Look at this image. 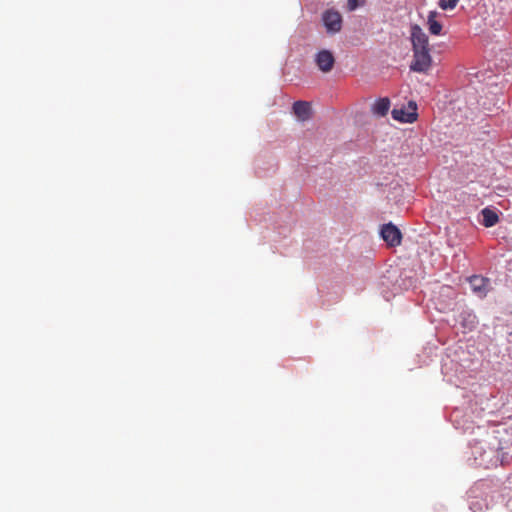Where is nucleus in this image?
<instances>
[{"mask_svg":"<svg viewBox=\"0 0 512 512\" xmlns=\"http://www.w3.org/2000/svg\"><path fill=\"white\" fill-rule=\"evenodd\" d=\"M467 461L470 465L475 467L488 468L491 465H496L499 461L501 465L509 463L512 455L504 451V447L498 443L497 446L489 443L487 446L486 441L473 440L469 442V452Z\"/></svg>","mask_w":512,"mask_h":512,"instance_id":"nucleus-1","label":"nucleus"},{"mask_svg":"<svg viewBox=\"0 0 512 512\" xmlns=\"http://www.w3.org/2000/svg\"><path fill=\"white\" fill-rule=\"evenodd\" d=\"M489 485L485 481L475 483L468 491V506L473 512H483L488 509L491 499L487 494Z\"/></svg>","mask_w":512,"mask_h":512,"instance_id":"nucleus-2","label":"nucleus"},{"mask_svg":"<svg viewBox=\"0 0 512 512\" xmlns=\"http://www.w3.org/2000/svg\"><path fill=\"white\" fill-rule=\"evenodd\" d=\"M413 60L409 65L412 72L428 73L432 66V57L430 49L412 50Z\"/></svg>","mask_w":512,"mask_h":512,"instance_id":"nucleus-3","label":"nucleus"},{"mask_svg":"<svg viewBox=\"0 0 512 512\" xmlns=\"http://www.w3.org/2000/svg\"><path fill=\"white\" fill-rule=\"evenodd\" d=\"M321 21L325 27L326 33L329 35H335L342 29V16L337 10L333 8L327 9L322 13Z\"/></svg>","mask_w":512,"mask_h":512,"instance_id":"nucleus-4","label":"nucleus"},{"mask_svg":"<svg viewBox=\"0 0 512 512\" xmlns=\"http://www.w3.org/2000/svg\"><path fill=\"white\" fill-rule=\"evenodd\" d=\"M458 314L455 321L458 322L463 329V332L473 331L478 324V318L473 309L466 305H461L457 308Z\"/></svg>","mask_w":512,"mask_h":512,"instance_id":"nucleus-5","label":"nucleus"},{"mask_svg":"<svg viewBox=\"0 0 512 512\" xmlns=\"http://www.w3.org/2000/svg\"><path fill=\"white\" fill-rule=\"evenodd\" d=\"M471 291L478 298L483 299L492 290V282L488 277L472 275L468 279Z\"/></svg>","mask_w":512,"mask_h":512,"instance_id":"nucleus-6","label":"nucleus"},{"mask_svg":"<svg viewBox=\"0 0 512 512\" xmlns=\"http://www.w3.org/2000/svg\"><path fill=\"white\" fill-rule=\"evenodd\" d=\"M380 236L389 246L392 247L399 245L402 240L400 229L392 222L381 226Z\"/></svg>","mask_w":512,"mask_h":512,"instance_id":"nucleus-7","label":"nucleus"},{"mask_svg":"<svg viewBox=\"0 0 512 512\" xmlns=\"http://www.w3.org/2000/svg\"><path fill=\"white\" fill-rule=\"evenodd\" d=\"M410 40L412 50L430 49L428 36L418 24L410 26Z\"/></svg>","mask_w":512,"mask_h":512,"instance_id":"nucleus-8","label":"nucleus"},{"mask_svg":"<svg viewBox=\"0 0 512 512\" xmlns=\"http://www.w3.org/2000/svg\"><path fill=\"white\" fill-rule=\"evenodd\" d=\"M409 107L412 108V111L406 110L405 107L394 108L391 111V116L394 120L399 121L401 123H413L417 120L418 114L416 112L417 105L414 101L409 102Z\"/></svg>","mask_w":512,"mask_h":512,"instance_id":"nucleus-9","label":"nucleus"},{"mask_svg":"<svg viewBox=\"0 0 512 512\" xmlns=\"http://www.w3.org/2000/svg\"><path fill=\"white\" fill-rule=\"evenodd\" d=\"M315 63L322 72L327 73L333 69L335 57L331 51L323 49L315 55Z\"/></svg>","mask_w":512,"mask_h":512,"instance_id":"nucleus-10","label":"nucleus"},{"mask_svg":"<svg viewBox=\"0 0 512 512\" xmlns=\"http://www.w3.org/2000/svg\"><path fill=\"white\" fill-rule=\"evenodd\" d=\"M462 414V410L459 408H455L451 413V421L453 422L456 429H462L463 431H467L472 428L471 424L473 422L472 418L468 415H465V419L463 422L459 420Z\"/></svg>","mask_w":512,"mask_h":512,"instance_id":"nucleus-11","label":"nucleus"},{"mask_svg":"<svg viewBox=\"0 0 512 512\" xmlns=\"http://www.w3.org/2000/svg\"><path fill=\"white\" fill-rule=\"evenodd\" d=\"M293 113L302 121L309 119L311 115V106L306 101H295L292 106Z\"/></svg>","mask_w":512,"mask_h":512,"instance_id":"nucleus-12","label":"nucleus"},{"mask_svg":"<svg viewBox=\"0 0 512 512\" xmlns=\"http://www.w3.org/2000/svg\"><path fill=\"white\" fill-rule=\"evenodd\" d=\"M481 215V224L486 228L493 227L499 222V216L496 211L488 207L481 210Z\"/></svg>","mask_w":512,"mask_h":512,"instance_id":"nucleus-13","label":"nucleus"},{"mask_svg":"<svg viewBox=\"0 0 512 512\" xmlns=\"http://www.w3.org/2000/svg\"><path fill=\"white\" fill-rule=\"evenodd\" d=\"M439 15L437 11H430L427 17V26L431 35H441L443 26L442 24L436 20V17Z\"/></svg>","mask_w":512,"mask_h":512,"instance_id":"nucleus-14","label":"nucleus"},{"mask_svg":"<svg viewBox=\"0 0 512 512\" xmlns=\"http://www.w3.org/2000/svg\"><path fill=\"white\" fill-rule=\"evenodd\" d=\"M390 108V100L387 97L379 98L375 101V103L372 106V112L379 116L384 117Z\"/></svg>","mask_w":512,"mask_h":512,"instance_id":"nucleus-15","label":"nucleus"},{"mask_svg":"<svg viewBox=\"0 0 512 512\" xmlns=\"http://www.w3.org/2000/svg\"><path fill=\"white\" fill-rule=\"evenodd\" d=\"M458 2L459 0H438V6L444 11H449L453 10Z\"/></svg>","mask_w":512,"mask_h":512,"instance_id":"nucleus-16","label":"nucleus"},{"mask_svg":"<svg viewBox=\"0 0 512 512\" xmlns=\"http://www.w3.org/2000/svg\"><path fill=\"white\" fill-rule=\"evenodd\" d=\"M366 0H347V10L350 12L356 11L358 8L363 7Z\"/></svg>","mask_w":512,"mask_h":512,"instance_id":"nucleus-17","label":"nucleus"},{"mask_svg":"<svg viewBox=\"0 0 512 512\" xmlns=\"http://www.w3.org/2000/svg\"><path fill=\"white\" fill-rule=\"evenodd\" d=\"M509 484V490L511 491V494H507V500H506V507L512 511V477L508 479Z\"/></svg>","mask_w":512,"mask_h":512,"instance_id":"nucleus-18","label":"nucleus"},{"mask_svg":"<svg viewBox=\"0 0 512 512\" xmlns=\"http://www.w3.org/2000/svg\"><path fill=\"white\" fill-rule=\"evenodd\" d=\"M494 398H495V397H494V396H492V397H491V400H493ZM489 401H490V399H489V398H487L486 406H482V407L480 408V409H481V411H483V412H484V411H486V410H487V411H488V413H493V412H494V409H495L496 405H490V404H489Z\"/></svg>","mask_w":512,"mask_h":512,"instance_id":"nucleus-19","label":"nucleus"},{"mask_svg":"<svg viewBox=\"0 0 512 512\" xmlns=\"http://www.w3.org/2000/svg\"><path fill=\"white\" fill-rule=\"evenodd\" d=\"M455 303L453 302H450L448 304H446L443 308H438L440 311H445V310H454L455 307H454Z\"/></svg>","mask_w":512,"mask_h":512,"instance_id":"nucleus-20","label":"nucleus"},{"mask_svg":"<svg viewBox=\"0 0 512 512\" xmlns=\"http://www.w3.org/2000/svg\"><path fill=\"white\" fill-rule=\"evenodd\" d=\"M443 292H447V294H446V295H447V296H449V297H450L452 294H454V291H453L450 287H445V288H443L442 293H443Z\"/></svg>","mask_w":512,"mask_h":512,"instance_id":"nucleus-21","label":"nucleus"},{"mask_svg":"<svg viewBox=\"0 0 512 512\" xmlns=\"http://www.w3.org/2000/svg\"><path fill=\"white\" fill-rule=\"evenodd\" d=\"M479 402H480V404H481V405L483 404V400H482V398H479V400H476V401H475V404L477 405Z\"/></svg>","mask_w":512,"mask_h":512,"instance_id":"nucleus-22","label":"nucleus"}]
</instances>
